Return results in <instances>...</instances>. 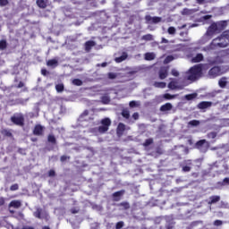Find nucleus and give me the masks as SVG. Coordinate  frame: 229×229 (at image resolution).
<instances>
[{
	"label": "nucleus",
	"mask_w": 229,
	"mask_h": 229,
	"mask_svg": "<svg viewBox=\"0 0 229 229\" xmlns=\"http://www.w3.org/2000/svg\"><path fill=\"white\" fill-rule=\"evenodd\" d=\"M47 142H49L50 144H53V145L56 144V138L55 137V135L49 134L47 136Z\"/></svg>",
	"instance_id": "c85d7f7f"
},
{
	"label": "nucleus",
	"mask_w": 229,
	"mask_h": 229,
	"mask_svg": "<svg viewBox=\"0 0 229 229\" xmlns=\"http://www.w3.org/2000/svg\"><path fill=\"white\" fill-rule=\"evenodd\" d=\"M203 54H197L195 57H192L191 62L193 64H199V62H203Z\"/></svg>",
	"instance_id": "6ab92c4d"
},
{
	"label": "nucleus",
	"mask_w": 229,
	"mask_h": 229,
	"mask_svg": "<svg viewBox=\"0 0 229 229\" xmlns=\"http://www.w3.org/2000/svg\"><path fill=\"white\" fill-rule=\"evenodd\" d=\"M221 225H223V221H221V220H215L214 221V225L215 226H221Z\"/></svg>",
	"instance_id": "3c124183"
},
{
	"label": "nucleus",
	"mask_w": 229,
	"mask_h": 229,
	"mask_svg": "<svg viewBox=\"0 0 229 229\" xmlns=\"http://www.w3.org/2000/svg\"><path fill=\"white\" fill-rule=\"evenodd\" d=\"M198 4H203L205 3V0H196Z\"/></svg>",
	"instance_id": "338daca9"
},
{
	"label": "nucleus",
	"mask_w": 229,
	"mask_h": 229,
	"mask_svg": "<svg viewBox=\"0 0 229 229\" xmlns=\"http://www.w3.org/2000/svg\"><path fill=\"white\" fill-rule=\"evenodd\" d=\"M165 229H174V223H173V222H168V223L165 225Z\"/></svg>",
	"instance_id": "ea45409f"
},
{
	"label": "nucleus",
	"mask_w": 229,
	"mask_h": 229,
	"mask_svg": "<svg viewBox=\"0 0 229 229\" xmlns=\"http://www.w3.org/2000/svg\"><path fill=\"white\" fill-rule=\"evenodd\" d=\"M48 176L50 177L56 176V172H55V170L48 171Z\"/></svg>",
	"instance_id": "603ef678"
},
{
	"label": "nucleus",
	"mask_w": 229,
	"mask_h": 229,
	"mask_svg": "<svg viewBox=\"0 0 229 229\" xmlns=\"http://www.w3.org/2000/svg\"><path fill=\"white\" fill-rule=\"evenodd\" d=\"M125 192H126V191H124V190H121V191L114 192L112 194L113 200L121 201V198H123V196H124Z\"/></svg>",
	"instance_id": "9d476101"
},
{
	"label": "nucleus",
	"mask_w": 229,
	"mask_h": 229,
	"mask_svg": "<svg viewBox=\"0 0 229 229\" xmlns=\"http://www.w3.org/2000/svg\"><path fill=\"white\" fill-rule=\"evenodd\" d=\"M102 103H104V105H108V103H110V97H106V96H104L102 97Z\"/></svg>",
	"instance_id": "58836bf2"
},
{
	"label": "nucleus",
	"mask_w": 229,
	"mask_h": 229,
	"mask_svg": "<svg viewBox=\"0 0 229 229\" xmlns=\"http://www.w3.org/2000/svg\"><path fill=\"white\" fill-rule=\"evenodd\" d=\"M141 38H142V40L151 41V40H153V35L147 34V35L142 36Z\"/></svg>",
	"instance_id": "4c0bfd02"
},
{
	"label": "nucleus",
	"mask_w": 229,
	"mask_h": 229,
	"mask_svg": "<svg viewBox=\"0 0 229 229\" xmlns=\"http://www.w3.org/2000/svg\"><path fill=\"white\" fill-rule=\"evenodd\" d=\"M106 65H108V63L104 62V63H102V64H97V67H106Z\"/></svg>",
	"instance_id": "4d7b16f0"
},
{
	"label": "nucleus",
	"mask_w": 229,
	"mask_h": 229,
	"mask_svg": "<svg viewBox=\"0 0 229 229\" xmlns=\"http://www.w3.org/2000/svg\"><path fill=\"white\" fill-rule=\"evenodd\" d=\"M123 226H124V222L120 221V222L116 223V225H115V229H121V228H123Z\"/></svg>",
	"instance_id": "a18cd8bd"
},
{
	"label": "nucleus",
	"mask_w": 229,
	"mask_h": 229,
	"mask_svg": "<svg viewBox=\"0 0 229 229\" xmlns=\"http://www.w3.org/2000/svg\"><path fill=\"white\" fill-rule=\"evenodd\" d=\"M64 84L63 83H61V84H56L55 85V90H56V92H64Z\"/></svg>",
	"instance_id": "f704fd0d"
},
{
	"label": "nucleus",
	"mask_w": 229,
	"mask_h": 229,
	"mask_svg": "<svg viewBox=\"0 0 229 229\" xmlns=\"http://www.w3.org/2000/svg\"><path fill=\"white\" fill-rule=\"evenodd\" d=\"M210 106H212V102H208V101H202L198 104V108L199 110H205L207 108H210Z\"/></svg>",
	"instance_id": "9b49d317"
},
{
	"label": "nucleus",
	"mask_w": 229,
	"mask_h": 229,
	"mask_svg": "<svg viewBox=\"0 0 229 229\" xmlns=\"http://www.w3.org/2000/svg\"><path fill=\"white\" fill-rule=\"evenodd\" d=\"M226 79L225 78L220 79L218 81V85L221 89H225V87H226Z\"/></svg>",
	"instance_id": "72a5a7b5"
},
{
	"label": "nucleus",
	"mask_w": 229,
	"mask_h": 229,
	"mask_svg": "<svg viewBox=\"0 0 229 229\" xmlns=\"http://www.w3.org/2000/svg\"><path fill=\"white\" fill-rule=\"evenodd\" d=\"M8 47V43L6 42V39L0 40V51H4Z\"/></svg>",
	"instance_id": "bb28decb"
},
{
	"label": "nucleus",
	"mask_w": 229,
	"mask_h": 229,
	"mask_svg": "<svg viewBox=\"0 0 229 229\" xmlns=\"http://www.w3.org/2000/svg\"><path fill=\"white\" fill-rule=\"evenodd\" d=\"M158 76L161 80H165L169 76V67L161 66L158 72Z\"/></svg>",
	"instance_id": "1a4fd4ad"
},
{
	"label": "nucleus",
	"mask_w": 229,
	"mask_h": 229,
	"mask_svg": "<svg viewBox=\"0 0 229 229\" xmlns=\"http://www.w3.org/2000/svg\"><path fill=\"white\" fill-rule=\"evenodd\" d=\"M217 31V24L212 23L207 30V35H214Z\"/></svg>",
	"instance_id": "4468645a"
},
{
	"label": "nucleus",
	"mask_w": 229,
	"mask_h": 229,
	"mask_svg": "<svg viewBox=\"0 0 229 229\" xmlns=\"http://www.w3.org/2000/svg\"><path fill=\"white\" fill-rule=\"evenodd\" d=\"M15 87H16V89H22V87H24V82L20 81L19 84Z\"/></svg>",
	"instance_id": "13d9d810"
},
{
	"label": "nucleus",
	"mask_w": 229,
	"mask_h": 229,
	"mask_svg": "<svg viewBox=\"0 0 229 229\" xmlns=\"http://www.w3.org/2000/svg\"><path fill=\"white\" fill-rule=\"evenodd\" d=\"M129 105H130V106H131V108H133V106H137V102H135V101H131Z\"/></svg>",
	"instance_id": "e2e57ef3"
},
{
	"label": "nucleus",
	"mask_w": 229,
	"mask_h": 229,
	"mask_svg": "<svg viewBox=\"0 0 229 229\" xmlns=\"http://www.w3.org/2000/svg\"><path fill=\"white\" fill-rule=\"evenodd\" d=\"M72 83V85H75L76 87H81V85H83V81L80 79H73Z\"/></svg>",
	"instance_id": "2f4dec72"
},
{
	"label": "nucleus",
	"mask_w": 229,
	"mask_h": 229,
	"mask_svg": "<svg viewBox=\"0 0 229 229\" xmlns=\"http://www.w3.org/2000/svg\"><path fill=\"white\" fill-rule=\"evenodd\" d=\"M171 74L175 77L180 76V72H178V71H176L175 69L172 70Z\"/></svg>",
	"instance_id": "8fccbe9b"
},
{
	"label": "nucleus",
	"mask_w": 229,
	"mask_h": 229,
	"mask_svg": "<svg viewBox=\"0 0 229 229\" xmlns=\"http://www.w3.org/2000/svg\"><path fill=\"white\" fill-rule=\"evenodd\" d=\"M87 115H89V110H84L81 114V117H87Z\"/></svg>",
	"instance_id": "052dcab7"
},
{
	"label": "nucleus",
	"mask_w": 229,
	"mask_h": 229,
	"mask_svg": "<svg viewBox=\"0 0 229 229\" xmlns=\"http://www.w3.org/2000/svg\"><path fill=\"white\" fill-rule=\"evenodd\" d=\"M132 117H133V119H135V120L139 119V113H134V114H132Z\"/></svg>",
	"instance_id": "69168bd1"
},
{
	"label": "nucleus",
	"mask_w": 229,
	"mask_h": 229,
	"mask_svg": "<svg viewBox=\"0 0 229 229\" xmlns=\"http://www.w3.org/2000/svg\"><path fill=\"white\" fill-rule=\"evenodd\" d=\"M42 214H44V210L40 208H38L36 211L33 213L34 217L37 219H43L44 216H42Z\"/></svg>",
	"instance_id": "dca6fc26"
},
{
	"label": "nucleus",
	"mask_w": 229,
	"mask_h": 229,
	"mask_svg": "<svg viewBox=\"0 0 229 229\" xmlns=\"http://www.w3.org/2000/svg\"><path fill=\"white\" fill-rule=\"evenodd\" d=\"M189 126H199V120H191L188 123Z\"/></svg>",
	"instance_id": "c9c22d12"
},
{
	"label": "nucleus",
	"mask_w": 229,
	"mask_h": 229,
	"mask_svg": "<svg viewBox=\"0 0 229 229\" xmlns=\"http://www.w3.org/2000/svg\"><path fill=\"white\" fill-rule=\"evenodd\" d=\"M85 51L89 53V51L96 46V41L89 40L85 42Z\"/></svg>",
	"instance_id": "f8f14e48"
},
{
	"label": "nucleus",
	"mask_w": 229,
	"mask_h": 229,
	"mask_svg": "<svg viewBox=\"0 0 229 229\" xmlns=\"http://www.w3.org/2000/svg\"><path fill=\"white\" fill-rule=\"evenodd\" d=\"M47 73H48L47 70H46V69H42V70H41V74H42L43 76H47Z\"/></svg>",
	"instance_id": "bf43d9fd"
},
{
	"label": "nucleus",
	"mask_w": 229,
	"mask_h": 229,
	"mask_svg": "<svg viewBox=\"0 0 229 229\" xmlns=\"http://www.w3.org/2000/svg\"><path fill=\"white\" fill-rule=\"evenodd\" d=\"M21 208V207H22V203L21 202V200H12L9 203V208Z\"/></svg>",
	"instance_id": "f3484780"
},
{
	"label": "nucleus",
	"mask_w": 229,
	"mask_h": 229,
	"mask_svg": "<svg viewBox=\"0 0 229 229\" xmlns=\"http://www.w3.org/2000/svg\"><path fill=\"white\" fill-rule=\"evenodd\" d=\"M46 128L42 126L41 124H36L34 126V129L32 131L33 135H36V137H42L44 135V131Z\"/></svg>",
	"instance_id": "423d86ee"
},
{
	"label": "nucleus",
	"mask_w": 229,
	"mask_h": 229,
	"mask_svg": "<svg viewBox=\"0 0 229 229\" xmlns=\"http://www.w3.org/2000/svg\"><path fill=\"white\" fill-rule=\"evenodd\" d=\"M60 160L61 162H66V160H71V157L64 155L61 156Z\"/></svg>",
	"instance_id": "de8ad7c7"
},
{
	"label": "nucleus",
	"mask_w": 229,
	"mask_h": 229,
	"mask_svg": "<svg viewBox=\"0 0 229 229\" xmlns=\"http://www.w3.org/2000/svg\"><path fill=\"white\" fill-rule=\"evenodd\" d=\"M4 203H6L4 197H0V207L4 206Z\"/></svg>",
	"instance_id": "6e6d98bb"
},
{
	"label": "nucleus",
	"mask_w": 229,
	"mask_h": 229,
	"mask_svg": "<svg viewBox=\"0 0 229 229\" xmlns=\"http://www.w3.org/2000/svg\"><path fill=\"white\" fill-rule=\"evenodd\" d=\"M221 67L214 66L208 71L209 78H217V76H221Z\"/></svg>",
	"instance_id": "39448f33"
},
{
	"label": "nucleus",
	"mask_w": 229,
	"mask_h": 229,
	"mask_svg": "<svg viewBox=\"0 0 229 229\" xmlns=\"http://www.w3.org/2000/svg\"><path fill=\"white\" fill-rule=\"evenodd\" d=\"M102 126L98 127L99 133H106L108 131V128H110V125L112 124V121L110 118H104L101 120Z\"/></svg>",
	"instance_id": "20e7f679"
},
{
	"label": "nucleus",
	"mask_w": 229,
	"mask_h": 229,
	"mask_svg": "<svg viewBox=\"0 0 229 229\" xmlns=\"http://www.w3.org/2000/svg\"><path fill=\"white\" fill-rule=\"evenodd\" d=\"M222 185H229V178L225 177L223 182H222Z\"/></svg>",
	"instance_id": "5fc2aeb1"
},
{
	"label": "nucleus",
	"mask_w": 229,
	"mask_h": 229,
	"mask_svg": "<svg viewBox=\"0 0 229 229\" xmlns=\"http://www.w3.org/2000/svg\"><path fill=\"white\" fill-rule=\"evenodd\" d=\"M166 85L167 84L165 82H154V87H156V89H165Z\"/></svg>",
	"instance_id": "c756f323"
},
{
	"label": "nucleus",
	"mask_w": 229,
	"mask_h": 229,
	"mask_svg": "<svg viewBox=\"0 0 229 229\" xmlns=\"http://www.w3.org/2000/svg\"><path fill=\"white\" fill-rule=\"evenodd\" d=\"M187 101H192V99H196L198 98V93H191L184 96Z\"/></svg>",
	"instance_id": "393cba45"
},
{
	"label": "nucleus",
	"mask_w": 229,
	"mask_h": 229,
	"mask_svg": "<svg viewBox=\"0 0 229 229\" xmlns=\"http://www.w3.org/2000/svg\"><path fill=\"white\" fill-rule=\"evenodd\" d=\"M221 201V197L219 195H214L209 197L208 205H214V203H218Z\"/></svg>",
	"instance_id": "a211bd4d"
},
{
	"label": "nucleus",
	"mask_w": 229,
	"mask_h": 229,
	"mask_svg": "<svg viewBox=\"0 0 229 229\" xmlns=\"http://www.w3.org/2000/svg\"><path fill=\"white\" fill-rule=\"evenodd\" d=\"M30 140H31V142H37V140H38V138H31Z\"/></svg>",
	"instance_id": "774afa93"
},
{
	"label": "nucleus",
	"mask_w": 229,
	"mask_h": 229,
	"mask_svg": "<svg viewBox=\"0 0 229 229\" xmlns=\"http://www.w3.org/2000/svg\"><path fill=\"white\" fill-rule=\"evenodd\" d=\"M167 31L169 35H174L176 33V29L174 27H169Z\"/></svg>",
	"instance_id": "c03bdc74"
},
{
	"label": "nucleus",
	"mask_w": 229,
	"mask_h": 229,
	"mask_svg": "<svg viewBox=\"0 0 229 229\" xmlns=\"http://www.w3.org/2000/svg\"><path fill=\"white\" fill-rule=\"evenodd\" d=\"M118 207H122L123 208V210H128L130 209V203L123 201L118 204Z\"/></svg>",
	"instance_id": "7c9ffc66"
},
{
	"label": "nucleus",
	"mask_w": 229,
	"mask_h": 229,
	"mask_svg": "<svg viewBox=\"0 0 229 229\" xmlns=\"http://www.w3.org/2000/svg\"><path fill=\"white\" fill-rule=\"evenodd\" d=\"M182 171H183V173H190L191 166H187V165L182 166Z\"/></svg>",
	"instance_id": "864d4df0"
},
{
	"label": "nucleus",
	"mask_w": 229,
	"mask_h": 229,
	"mask_svg": "<svg viewBox=\"0 0 229 229\" xmlns=\"http://www.w3.org/2000/svg\"><path fill=\"white\" fill-rule=\"evenodd\" d=\"M160 112H169L170 110H173V104L171 103H165L159 108Z\"/></svg>",
	"instance_id": "ddd939ff"
},
{
	"label": "nucleus",
	"mask_w": 229,
	"mask_h": 229,
	"mask_svg": "<svg viewBox=\"0 0 229 229\" xmlns=\"http://www.w3.org/2000/svg\"><path fill=\"white\" fill-rule=\"evenodd\" d=\"M145 21L148 24H158V22H162V17H158V16L151 17V15H146Z\"/></svg>",
	"instance_id": "0eeeda50"
},
{
	"label": "nucleus",
	"mask_w": 229,
	"mask_h": 229,
	"mask_svg": "<svg viewBox=\"0 0 229 229\" xmlns=\"http://www.w3.org/2000/svg\"><path fill=\"white\" fill-rule=\"evenodd\" d=\"M47 65L48 67H56L58 65V61L56 59H50L47 61Z\"/></svg>",
	"instance_id": "b1692460"
},
{
	"label": "nucleus",
	"mask_w": 229,
	"mask_h": 229,
	"mask_svg": "<svg viewBox=\"0 0 229 229\" xmlns=\"http://www.w3.org/2000/svg\"><path fill=\"white\" fill-rule=\"evenodd\" d=\"M126 58H128V54L126 52H123L121 56L114 59V62H116V64H121V62H124Z\"/></svg>",
	"instance_id": "412c9836"
},
{
	"label": "nucleus",
	"mask_w": 229,
	"mask_h": 229,
	"mask_svg": "<svg viewBox=\"0 0 229 229\" xmlns=\"http://www.w3.org/2000/svg\"><path fill=\"white\" fill-rule=\"evenodd\" d=\"M21 229H35V227L30 226V225H24V226H22Z\"/></svg>",
	"instance_id": "0e129e2a"
},
{
	"label": "nucleus",
	"mask_w": 229,
	"mask_h": 229,
	"mask_svg": "<svg viewBox=\"0 0 229 229\" xmlns=\"http://www.w3.org/2000/svg\"><path fill=\"white\" fill-rule=\"evenodd\" d=\"M0 133L2 135H4V137H13V134L12 133V131L8 129H2L0 131Z\"/></svg>",
	"instance_id": "4be33fe9"
},
{
	"label": "nucleus",
	"mask_w": 229,
	"mask_h": 229,
	"mask_svg": "<svg viewBox=\"0 0 229 229\" xmlns=\"http://www.w3.org/2000/svg\"><path fill=\"white\" fill-rule=\"evenodd\" d=\"M24 114L21 113L11 116V122L16 126H24Z\"/></svg>",
	"instance_id": "7ed1b4c3"
},
{
	"label": "nucleus",
	"mask_w": 229,
	"mask_h": 229,
	"mask_svg": "<svg viewBox=\"0 0 229 229\" xmlns=\"http://www.w3.org/2000/svg\"><path fill=\"white\" fill-rule=\"evenodd\" d=\"M154 140L153 138H148L145 140V142L142 144V146H144V148H148V146H151V144H153Z\"/></svg>",
	"instance_id": "473e14b6"
},
{
	"label": "nucleus",
	"mask_w": 229,
	"mask_h": 229,
	"mask_svg": "<svg viewBox=\"0 0 229 229\" xmlns=\"http://www.w3.org/2000/svg\"><path fill=\"white\" fill-rule=\"evenodd\" d=\"M174 60V57L173 55H168L165 59V64H170V62H173Z\"/></svg>",
	"instance_id": "37998d69"
},
{
	"label": "nucleus",
	"mask_w": 229,
	"mask_h": 229,
	"mask_svg": "<svg viewBox=\"0 0 229 229\" xmlns=\"http://www.w3.org/2000/svg\"><path fill=\"white\" fill-rule=\"evenodd\" d=\"M122 115L123 117H124L125 119H130V111L128 110H123L122 112Z\"/></svg>",
	"instance_id": "a19ab883"
},
{
	"label": "nucleus",
	"mask_w": 229,
	"mask_h": 229,
	"mask_svg": "<svg viewBox=\"0 0 229 229\" xmlns=\"http://www.w3.org/2000/svg\"><path fill=\"white\" fill-rule=\"evenodd\" d=\"M71 212H72V214H78L79 210H78V208H72L71 209Z\"/></svg>",
	"instance_id": "680f3d73"
},
{
	"label": "nucleus",
	"mask_w": 229,
	"mask_h": 229,
	"mask_svg": "<svg viewBox=\"0 0 229 229\" xmlns=\"http://www.w3.org/2000/svg\"><path fill=\"white\" fill-rule=\"evenodd\" d=\"M10 191H19V184L18 183H14L13 185H11L10 187Z\"/></svg>",
	"instance_id": "49530a36"
},
{
	"label": "nucleus",
	"mask_w": 229,
	"mask_h": 229,
	"mask_svg": "<svg viewBox=\"0 0 229 229\" xmlns=\"http://www.w3.org/2000/svg\"><path fill=\"white\" fill-rule=\"evenodd\" d=\"M8 0H0V6H8Z\"/></svg>",
	"instance_id": "09e8293b"
},
{
	"label": "nucleus",
	"mask_w": 229,
	"mask_h": 229,
	"mask_svg": "<svg viewBox=\"0 0 229 229\" xmlns=\"http://www.w3.org/2000/svg\"><path fill=\"white\" fill-rule=\"evenodd\" d=\"M168 89H170L171 90H176V89H178L177 82L174 81H170L168 83Z\"/></svg>",
	"instance_id": "cd10ccee"
},
{
	"label": "nucleus",
	"mask_w": 229,
	"mask_h": 229,
	"mask_svg": "<svg viewBox=\"0 0 229 229\" xmlns=\"http://www.w3.org/2000/svg\"><path fill=\"white\" fill-rule=\"evenodd\" d=\"M187 75L186 80L189 81H197L203 76V66L201 64L194 65L187 72Z\"/></svg>",
	"instance_id": "f03ea898"
},
{
	"label": "nucleus",
	"mask_w": 229,
	"mask_h": 229,
	"mask_svg": "<svg viewBox=\"0 0 229 229\" xmlns=\"http://www.w3.org/2000/svg\"><path fill=\"white\" fill-rule=\"evenodd\" d=\"M126 130V125L123 123H120L118 124V127H117V134L118 135H123V133H124V131Z\"/></svg>",
	"instance_id": "aec40b11"
},
{
	"label": "nucleus",
	"mask_w": 229,
	"mask_h": 229,
	"mask_svg": "<svg viewBox=\"0 0 229 229\" xmlns=\"http://www.w3.org/2000/svg\"><path fill=\"white\" fill-rule=\"evenodd\" d=\"M37 5L38 6V8H47V4L46 3L45 0H37L36 1Z\"/></svg>",
	"instance_id": "5701e85b"
},
{
	"label": "nucleus",
	"mask_w": 229,
	"mask_h": 229,
	"mask_svg": "<svg viewBox=\"0 0 229 229\" xmlns=\"http://www.w3.org/2000/svg\"><path fill=\"white\" fill-rule=\"evenodd\" d=\"M107 78H108V80H115V78H117V73L109 72L107 74Z\"/></svg>",
	"instance_id": "79ce46f5"
},
{
	"label": "nucleus",
	"mask_w": 229,
	"mask_h": 229,
	"mask_svg": "<svg viewBox=\"0 0 229 229\" xmlns=\"http://www.w3.org/2000/svg\"><path fill=\"white\" fill-rule=\"evenodd\" d=\"M144 58L145 60H147V62H151L152 60H155V58H157V55L153 52H147L144 55Z\"/></svg>",
	"instance_id": "2eb2a0df"
},
{
	"label": "nucleus",
	"mask_w": 229,
	"mask_h": 229,
	"mask_svg": "<svg viewBox=\"0 0 229 229\" xmlns=\"http://www.w3.org/2000/svg\"><path fill=\"white\" fill-rule=\"evenodd\" d=\"M177 95H171L169 93H165L163 95L164 99H165L166 101H171V99H175Z\"/></svg>",
	"instance_id": "a878e982"
},
{
	"label": "nucleus",
	"mask_w": 229,
	"mask_h": 229,
	"mask_svg": "<svg viewBox=\"0 0 229 229\" xmlns=\"http://www.w3.org/2000/svg\"><path fill=\"white\" fill-rule=\"evenodd\" d=\"M229 46V33L224 31L219 37L214 38L210 43L211 49H217L228 47Z\"/></svg>",
	"instance_id": "f257e3e1"
},
{
	"label": "nucleus",
	"mask_w": 229,
	"mask_h": 229,
	"mask_svg": "<svg viewBox=\"0 0 229 229\" xmlns=\"http://www.w3.org/2000/svg\"><path fill=\"white\" fill-rule=\"evenodd\" d=\"M216 137H217V132H216V131H211L207 134L208 139L214 140V139H216Z\"/></svg>",
	"instance_id": "e433bc0d"
},
{
	"label": "nucleus",
	"mask_w": 229,
	"mask_h": 229,
	"mask_svg": "<svg viewBox=\"0 0 229 229\" xmlns=\"http://www.w3.org/2000/svg\"><path fill=\"white\" fill-rule=\"evenodd\" d=\"M208 146H210V143L207 140H199L195 143V148L199 151H203V148H208Z\"/></svg>",
	"instance_id": "6e6552de"
}]
</instances>
